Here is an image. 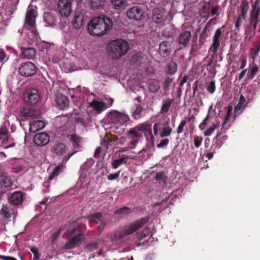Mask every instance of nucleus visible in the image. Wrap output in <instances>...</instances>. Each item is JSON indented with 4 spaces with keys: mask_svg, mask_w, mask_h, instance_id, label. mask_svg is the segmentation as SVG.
<instances>
[{
    "mask_svg": "<svg viewBox=\"0 0 260 260\" xmlns=\"http://www.w3.org/2000/svg\"><path fill=\"white\" fill-rule=\"evenodd\" d=\"M162 125V124H161L160 122H156L153 125V135L154 137L157 136V135H158V132H159V131H161V127Z\"/></svg>",
    "mask_w": 260,
    "mask_h": 260,
    "instance_id": "603ef678",
    "label": "nucleus"
},
{
    "mask_svg": "<svg viewBox=\"0 0 260 260\" xmlns=\"http://www.w3.org/2000/svg\"><path fill=\"white\" fill-rule=\"evenodd\" d=\"M75 232V229L70 233L67 236L68 241L64 246V248L66 249H73L79 243L82 242L85 239V236L82 233H79L74 236V233Z\"/></svg>",
    "mask_w": 260,
    "mask_h": 260,
    "instance_id": "39448f33",
    "label": "nucleus"
},
{
    "mask_svg": "<svg viewBox=\"0 0 260 260\" xmlns=\"http://www.w3.org/2000/svg\"><path fill=\"white\" fill-rule=\"evenodd\" d=\"M8 131L6 126H2L0 128V141L3 144H6L8 141Z\"/></svg>",
    "mask_w": 260,
    "mask_h": 260,
    "instance_id": "7c9ffc66",
    "label": "nucleus"
},
{
    "mask_svg": "<svg viewBox=\"0 0 260 260\" xmlns=\"http://www.w3.org/2000/svg\"><path fill=\"white\" fill-rule=\"evenodd\" d=\"M9 59V55H7L3 49L0 48V63L2 66Z\"/></svg>",
    "mask_w": 260,
    "mask_h": 260,
    "instance_id": "de8ad7c7",
    "label": "nucleus"
},
{
    "mask_svg": "<svg viewBox=\"0 0 260 260\" xmlns=\"http://www.w3.org/2000/svg\"><path fill=\"white\" fill-rule=\"evenodd\" d=\"M117 138L115 136H106L102 140L101 144L102 146H104L106 150L108 149L109 147L112 146L114 142L117 140Z\"/></svg>",
    "mask_w": 260,
    "mask_h": 260,
    "instance_id": "a878e982",
    "label": "nucleus"
},
{
    "mask_svg": "<svg viewBox=\"0 0 260 260\" xmlns=\"http://www.w3.org/2000/svg\"><path fill=\"white\" fill-rule=\"evenodd\" d=\"M23 102L29 105H35L40 100L38 91L35 88H31L26 91L22 95Z\"/></svg>",
    "mask_w": 260,
    "mask_h": 260,
    "instance_id": "0eeeda50",
    "label": "nucleus"
},
{
    "mask_svg": "<svg viewBox=\"0 0 260 260\" xmlns=\"http://www.w3.org/2000/svg\"><path fill=\"white\" fill-rule=\"evenodd\" d=\"M13 182L8 177H4L0 178V192L1 193H5L12 188Z\"/></svg>",
    "mask_w": 260,
    "mask_h": 260,
    "instance_id": "4be33fe9",
    "label": "nucleus"
},
{
    "mask_svg": "<svg viewBox=\"0 0 260 260\" xmlns=\"http://www.w3.org/2000/svg\"><path fill=\"white\" fill-rule=\"evenodd\" d=\"M165 177V174L164 172H159L156 173L155 179L156 180L160 181L162 180Z\"/></svg>",
    "mask_w": 260,
    "mask_h": 260,
    "instance_id": "680f3d73",
    "label": "nucleus"
},
{
    "mask_svg": "<svg viewBox=\"0 0 260 260\" xmlns=\"http://www.w3.org/2000/svg\"><path fill=\"white\" fill-rule=\"evenodd\" d=\"M152 125L150 123H142L136 126L138 131L143 132L146 139L150 138L152 145L154 144L155 138L153 135L152 131Z\"/></svg>",
    "mask_w": 260,
    "mask_h": 260,
    "instance_id": "9d476101",
    "label": "nucleus"
},
{
    "mask_svg": "<svg viewBox=\"0 0 260 260\" xmlns=\"http://www.w3.org/2000/svg\"><path fill=\"white\" fill-rule=\"evenodd\" d=\"M246 106V100L244 96L243 95H241L240 96L239 102L235 108V111L238 112L242 109H243Z\"/></svg>",
    "mask_w": 260,
    "mask_h": 260,
    "instance_id": "4c0bfd02",
    "label": "nucleus"
},
{
    "mask_svg": "<svg viewBox=\"0 0 260 260\" xmlns=\"http://www.w3.org/2000/svg\"><path fill=\"white\" fill-rule=\"evenodd\" d=\"M149 221V218L145 217L136 220L128 226L119 227L115 230L110 234V239L114 244L119 245L122 244L124 240V236H128L136 232L142 228Z\"/></svg>",
    "mask_w": 260,
    "mask_h": 260,
    "instance_id": "f257e3e1",
    "label": "nucleus"
},
{
    "mask_svg": "<svg viewBox=\"0 0 260 260\" xmlns=\"http://www.w3.org/2000/svg\"><path fill=\"white\" fill-rule=\"evenodd\" d=\"M258 68L256 64H254L250 71V73L247 75V78L248 79H252L258 72Z\"/></svg>",
    "mask_w": 260,
    "mask_h": 260,
    "instance_id": "8fccbe9b",
    "label": "nucleus"
},
{
    "mask_svg": "<svg viewBox=\"0 0 260 260\" xmlns=\"http://www.w3.org/2000/svg\"><path fill=\"white\" fill-rule=\"evenodd\" d=\"M216 89L215 86V81L214 80H212L209 85L207 87V90L208 92L211 94H212L214 92Z\"/></svg>",
    "mask_w": 260,
    "mask_h": 260,
    "instance_id": "864d4df0",
    "label": "nucleus"
},
{
    "mask_svg": "<svg viewBox=\"0 0 260 260\" xmlns=\"http://www.w3.org/2000/svg\"><path fill=\"white\" fill-rule=\"evenodd\" d=\"M249 9V4L246 0H242V3L240 6V14L239 15L245 19L247 12Z\"/></svg>",
    "mask_w": 260,
    "mask_h": 260,
    "instance_id": "2f4dec72",
    "label": "nucleus"
},
{
    "mask_svg": "<svg viewBox=\"0 0 260 260\" xmlns=\"http://www.w3.org/2000/svg\"><path fill=\"white\" fill-rule=\"evenodd\" d=\"M105 0H90V7L93 10H100L104 8Z\"/></svg>",
    "mask_w": 260,
    "mask_h": 260,
    "instance_id": "c9c22d12",
    "label": "nucleus"
},
{
    "mask_svg": "<svg viewBox=\"0 0 260 260\" xmlns=\"http://www.w3.org/2000/svg\"><path fill=\"white\" fill-rule=\"evenodd\" d=\"M233 110V107L232 106H229L228 107V110L226 112V116L224 119L223 122H224V124H226L229 121V120L231 116L232 112Z\"/></svg>",
    "mask_w": 260,
    "mask_h": 260,
    "instance_id": "4d7b16f0",
    "label": "nucleus"
},
{
    "mask_svg": "<svg viewBox=\"0 0 260 260\" xmlns=\"http://www.w3.org/2000/svg\"><path fill=\"white\" fill-rule=\"evenodd\" d=\"M30 251L34 254L33 260H38L40 256L37 248L34 247H31Z\"/></svg>",
    "mask_w": 260,
    "mask_h": 260,
    "instance_id": "052dcab7",
    "label": "nucleus"
},
{
    "mask_svg": "<svg viewBox=\"0 0 260 260\" xmlns=\"http://www.w3.org/2000/svg\"><path fill=\"white\" fill-rule=\"evenodd\" d=\"M37 14L36 11L32 8H29L27 10L25 16V23L31 28L36 25V18Z\"/></svg>",
    "mask_w": 260,
    "mask_h": 260,
    "instance_id": "aec40b11",
    "label": "nucleus"
},
{
    "mask_svg": "<svg viewBox=\"0 0 260 260\" xmlns=\"http://www.w3.org/2000/svg\"><path fill=\"white\" fill-rule=\"evenodd\" d=\"M209 118V114H208L205 118L204 119L203 122L199 125V128L201 130L205 129L206 125H207V121L208 120Z\"/></svg>",
    "mask_w": 260,
    "mask_h": 260,
    "instance_id": "e2e57ef3",
    "label": "nucleus"
},
{
    "mask_svg": "<svg viewBox=\"0 0 260 260\" xmlns=\"http://www.w3.org/2000/svg\"><path fill=\"white\" fill-rule=\"evenodd\" d=\"M126 0H111V3L115 9H119L125 5Z\"/></svg>",
    "mask_w": 260,
    "mask_h": 260,
    "instance_id": "49530a36",
    "label": "nucleus"
},
{
    "mask_svg": "<svg viewBox=\"0 0 260 260\" xmlns=\"http://www.w3.org/2000/svg\"><path fill=\"white\" fill-rule=\"evenodd\" d=\"M20 113L21 116L25 119L28 118H36L40 115L39 111L29 107H23L21 109Z\"/></svg>",
    "mask_w": 260,
    "mask_h": 260,
    "instance_id": "a211bd4d",
    "label": "nucleus"
},
{
    "mask_svg": "<svg viewBox=\"0 0 260 260\" xmlns=\"http://www.w3.org/2000/svg\"><path fill=\"white\" fill-rule=\"evenodd\" d=\"M143 15V10L139 6H135L129 8L126 12V15L129 19L139 20Z\"/></svg>",
    "mask_w": 260,
    "mask_h": 260,
    "instance_id": "2eb2a0df",
    "label": "nucleus"
},
{
    "mask_svg": "<svg viewBox=\"0 0 260 260\" xmlns=\"http://www.w3.org/2000/svg\"><path fill=\"white\" fill-rule=\"evenodd\" d=\"M119 174H120V171H118L116 173L110 174L108 176L107 178L109 180H115L119 177Z\"/></svg>",
    "mask_w": 260,
    "mask_h": 260,
    "instance_id": "69168bd1",
    "label": "nucleus"
},
{
    "mask_svg": "<svg viewBox=\"0 0 260 260\" xmlns=\"http://www.w3.org/2000/svg\"><path fill=\"white\" fill-rule=\"evenodd\" d=\"M58 8L61 16L68 17L72 11V1L59 0Z\"/></svg>",
    "mask_w": 260,
    "mask_h": 260,
    "instance_id": "6e6552de",
    "label": "nucleus"
},
{
    "mask_svg": "<svg viewBox=\"0 0 260 260\" xmlns=\"http://www.w3.org/2000/svg\"><path fill=\"white\" fill-rule=\"evenodd\" d=\"M217 127V125L216 124H213L212 126L208 128L205 132L204 135L205 136H209L211 135V134L215 131L216 128Z\"/></svg>",
    "mask_w": 260,
    "mask_h": 260,
    "instance_id": "bf43d9fd",
    "label": "nucleus"
},
{
    "mask_svg": "<svg viewBox=\"0 0 260 260\" xmlns=\"http://www.w3.org/2000/svg\"><path fill=\"white\" fill-rule=\"evenodd\" d=\"M177 70V66L176 63L172 61L168 64L166 72L167 74L172 75L176 72Z\"/></svg>",
    "mask_w": 260,
    "mask_h": 260,
    "instance_id": "e433bc0d",
    "label": "nucleus"
},
{
    "mask_svg": "<svg viewBox=\"0 0 260 260\" xmlns=\"http://www.w3.org/2000/svg\"><path fill=\"white\" fill-rule=\"evenodd\" d=\"M21 55L24 58L32 59L36 56V50L31 47L25 48L23 50Z\"/></svg>",
    "mask_w": 260,
    "mask_h": 260,
    "instance_id": "cd10ccee",
    "label": "nucleus"
},
{
    "mask_svg": "<svg viewBox=\"0 0 260 260\" xmlns=\"http://www.w3.org/2000/svg\"><path fill=\"white\" fill-rule=\"evenodd\" d=\"M144 109L140 104L136 105V109L132 114V117L135 120H138L143 116V112Z\"/></svg>",
    "mask_w": 260,
    "mask_h": 260,
    "instance_id": "c85d7f7f",
    "label": "nucleus"
},
{
    "mask_svg": "<svg viewBox=\"0 0 260 260\" xmlns=\"http://www.w3.org/2000/svg\"><path fill=\"white\" fill-rule=\"evenodd\" d=\"M148 89L150 92L155 93L160 89V84L157 81L151 82L149 86Z\"/></svg>",
    "mask_w": 260,
    "mask_h": 260,
    "instance_id": "a19ab883",
    "label": "nucleus"
},
{
    "mask_svg": "<svg viewBox=\"0 0 260 260\" xmlns=\"http://www.w3.org/2000/svg\"><path fill=\"white\" fill-rule=\"evenodd\" d=\"M50 141V136L46 133L37 134L34 138V143L39 146L47 145Z\"/></svg>",
    "mask_w": 260,
    "mask_h": 260,
    "instance_id": "dca6fc26",
    "label": "nucleus"
},
{
    "mask_svg": "<svg viewBox=\"0 0 260 260\" xmlns=\"http://www.w3.org/2000/svg\"><path fill=\"white\" fill-rule=\"evenodd\" d=\"M113 26V21L107 16L102 15L93 18L88 24L90 35L101 37L109 31Z\"/></svg>",
    "mask_w": 260,
    "mask_h": 260,
    "instance_id": "f03ea898",
    "label": "nucleus"
},
{
    "mask_svg": "<svg viewBox=\"0 0 260 260\" xmlns=\"http://www.w3.org/2000/svg\"><path fill=\"white\" fill-rule=\"evenodd\" d=\"M137 128H136V126L134 128H131L129 131L127 132V136L129 139H134L135 138H140L142 136V135L140 133H139L138 132Z\"/></svg>",
    "mask_w": 260,
    "mask_h": 260,
    "instance_id": "79ce46f5",
    "label": "nucleus"
},
{
    "mask_svg": "<svg viewBox=\"0 0 260 260\" xmlns=\"http://www.w3.org/2000/svg\"><path fill=\"white\" fill-rule=\"evenodd\" d=\"M69 100L68 97L62 94H58L56 98L57 107L62 110H67L69 107Z\"/></svg>",
    "mask_w": 260,
    "mask_h": 260,
    "instance_id": "412c9836",
    "label": "nucleus"
},
{
    "mask_svg": "<svg viewBox=\"0 0 260 260\" xmlns=\"http://www.w3.org/2000/svg\"><path fill=\"white\" fill-rule=\"evenodd\" d=\"M29 131L30 133H35L37 131L44 128L45 123L41 120H32L29 122Z\"/></svg>",
    "mask_w": 260,
    "mask_h": 260,
    "instance_id": "b1692460",
    "label": "nucleus"
},
{
    "mask_svg": "<svg viewBox=\"0 0 260 260\" xmlns=\"http://www.w3.org/2000/svg\"><path fill=\"white\" fill-rule=\"evenodd\" d=\"M0 214L5 217V218L8 219L11 217V213L9 212V210L7 207L3 206L0 211Z\"/></svg>",
    "mask_w": 260,
    "mask_h": 260,
    "instance_id": "3c124183",
    "label": "nucleus"
},
{
    "mask_svg": "<svg viewBox=\"0 0 260 260\" xmlns=\"http://www.w3.org/2000/svg\"><path fill=\"white\" fill-rule=\"evenodd\" d=\"M18 71L21 76L30 77L37 73V68L32 62L27 61L21 64L18 68Z\"/></svg>",
    "mask_w": 260,
    "mask_h": 260,
    "instance_id": "423d86ee",
    "label": "nucleus"
},
{
    "mask_svg": "<svg viewBox=\"0 0 260 260\" xmlns=\"http://www.w3.org/2000/svg\"><path fill=\"white\" fill-rule=\"evenodd\" d=\"M251 51L254 52L252 55V58H254V56H256L260 51V44H257L254 49H251Z\"/></svg>",
    "mask_w": 260,
    "mask_h": 260,
    "instance_id": "774afa93",
    "label": "nucleus"
},
{
    "mask_svg": "<svg viewBox=\"0 0 260 260\" xmlns=\"http://www.w3.org/2000/svg\"><path fill=\"white\" fill-rule=\"evenodd\" d=\"M224 26L223 25L221 27L218 28L214 32L213 41L210 50L211 51L215 53L217 52L218 48L220 46V40L222 38V32H223Z\"/></svg>",
    "mask_w": 260,
    "mask_h": 260,
    "instance_id": "9b49d317",
    "label": "nucleus"
},
{
    "mask_svg": "<svg viewBox=\"0 0 260 260\" xmlns=\"http://www.w3.org/2000/svg\"><path fill=\"white\" fill-rule=\"evenodd\" d=\"M165 125L166 124H165L164 126L163 127H161V131L159 133V136L160 138H164L168 137L172 133V128L169 125L165 126ZM167 125L168 124H167Z\"/></svg>",
    "mask_w": 260,
    "mask_h": 260,
    "instance_id": "f704fd0d",
    "label": "nucleus"
},
{
    "mask_svg": "<svg viewBox=\"0 0 260 260\" xmlns=\"http://www.w3.org/2000/svg\"><path fill=\"white\" fill-rule=\"evenodd\" d=\"M152 19L155 23L164 24L167 19L165 9L162 8L154 9L152 11Z\"/></svg>",
    "mask_w": 260,
    "mask_h": 260,
    "instance_id": "1a4fd4ad",
    "label": "nucleus"
},
{
    "mask_svg": "<svg viewBox=\"0 0 260 260\" xmlns=\"http://www.w3.org/2000/svg\"><path fill=\"white\" fill-rule=\"evenodd\" d=\"M88 219L90 222L96 224L104 220L103 214L101 212H96L89 215Z\"/></svg>",
    "mask_w": 260,
    "mask_h": 260,
    "instance_id": "c756f323",
    "label": "nucleus"
},
{
    "mask_svg": "<svg viewBox=\"0 0 260 260\" xmlns=\"http://www.w3.org/2000/svg\"><path fill=\"white\" fill-rule=\"evenodd\" d=\"M257 4V1H256L254 4L252 6V10L250 13V16L249 19V24L252 25L253 28L255 30L257 27L258 23V17L259 15L260 8H256V5Z\"/></svg>",
    "mask_w": 260,
    "mask_h": 260,
    "instance_id": "ddd939ff",
    "label": "nucleus"
},
{
    "mask_svg": "<svg viewBox=\"0 0 260 260\" xmlns=\"http://www.w3.org/2000/svg\"><path fill=\"white\" fill-rule=\"evenodd\" d=\"M127 158L126 157H122L114 160L112 162V168L114 169L117 168L121 164L126 163Z\"/></svg>",
    "mask_w": 260,
    "mask_h": 260,
    "instance_id": "c03bdc74",
    "label": "nucleus"
},
{
    "mask_svg": "<svg viewBox=\"0 0 260 260\" xmlns=\"http://www.w3.org/2000/svg\"><path fill=\"white\" fill-rule=\"evenodd\" d=\"M63 166L62 165H58L56 167L49 177L50 180H52L54 178L57 177L62 172Z\"/></svg>",
    "mask_w": 260,
    "mask_h": 260,
    "instance_id": "58836bf2",
    "label": "nucleus"
},
{
    "mask_svg": "<svg viewBox=\"0 0 260 260\" xmlns=\"http://www.w3.org/2000/svg\"><path fill=\"white\" fill-rule=\"evenodd\" d=\"M172 51L171 45L167 41H164L159 44V53L164 57L169 55Z\"/></svg>",
    "mask_w": 260,
    "mask_h": 260,
    "instance_id": "393cba45",
    "label": "nucleus"
},
{
    "mask_svg": "<svg viewBox=\"0 0 260 260\" xmlns=\"http://www.w3.org/2000/svg\"><path fill=\"white\" fill-rule=\"evenodd\" d=\"M242 18H243L242 16L238 15L237 19L235 22V26L236 28L238 29V31L239 30V27L241 25V23L242 22Z\"/></svg>",
    "mask_w": 260,
    "mask_h": 260,
    "instance_id": "0e129e2a",
    "label": "nucleus"
},
{
    "mask_svg": "<svg viewBox=\"0 0 260 260\" xmlns=\"http://www.w3.org/2000/svg\"><path fill=\"white\" fill-rule=\"evenodd\" d=\"M129 48L128 42L122 39L112 40L107 46L109 55L112 59H119L128 52Z\"/></svg>",
    "mask_w": 260,
    "mask_h": 260,
    "instance_id": "7ed1b4c3",
    "label": "nucleus"
},
{
    "mask_svg": "<svg viewBox=\"0 0 260 260\" xmlns=\"http://www.w3.org/2000/svg\"><path fill=\"white\" fill-rule=\"evenodd\" d=\"M84 14L80 11L76 12L74 14V18L72 21L73 27L75 29H80L84 22Z\"/></svg>",
    "mask_w": 260,
    "mask_h": 260,
    "instance_id": "5701e85b",
    "label": "nucleus"
},
{
    "mask_svg": "<svg viewBox=\"0 0 260 260\" xmlns=\"http://www.w3.org/2000/svg\"><path fill=\"white\" fill-rule=\"evenodd\" d=\"M108 118L109 123L121 125L127 124L130 120L128 115L116 110L110 112Z\"/></svg>",
    "mask_w": 260,
    "mask_h": 260,
    "instance_id": "20e7f679",
    "label": "nucleus"
},
{
    "mask_svg": "<svg viewBox=\"0 0 260 260\" xmlns=\"http://www.w3.org/2000/svg\"><path fill=\"white\" fill-rule=\"evenodd\" d=\"M98 247V243L97 242H92L86 244L85 246L84 250L86 252H90L97 249Z\"/></svg>",
    "mask_w": 260,
    "mask_h": 260,
    "instance_id": "a18cd8bd",
    "label": "nucleus"
},
{
    "mask_svg": "<svg viewBox=\"0 0 260 260\" xmlns=\"http://www.w3.org/2000/svg\"><path fill=\"white\" fill-rule=\"evenodd\" d=\"M174 100L168 99L165 101H162V105L160 109V113L162 115L167 114L169 112V109L171 106Z\"/></svg>",
    "mask_w": 260,
    "mask_h": 260,
    "instance_id": "bb28decb",
    "label": "nucleus"
},
{
    "mask_svg": "<svg viewBox=\"0 0 260 260\" xmlns=\"http://www.w3.org/2000/svg\"><path fill=\"white\" fill-rule=\"evenodd\" d=\"M44 21L46 26H54L57 23V14L56 12H47L43 15Z\"/></svg>",
    "mask_w": 260,
    "mask_h": 260,
    "instance_id": "f3484780",
    "label": "nucleus"
},
{
    "mask_svg": "<svg viewBox=\"0 0 260 260\" xmlns=\"http://www.w3.org/2000/svg\"><path fill=\"white\" fill-rule=\"evenodd\" d=\"M191 33L189 31L184 30L178 36L177 42L181 48L186 47L190 40Z\"/></svg>",
    "mask_w": 260,
    "mask_h": 260,
    "instance_id": "6ab92c4d",
    "label": "nucleus"
},
{
    "mask_svg": "<svg viewBox=\"0 0 260 260\" xmlns=\"http://www.w3.org/2000/svg\"><path fill=\"white\" fill-rule=\"evenodd\" d=\"M25 194V192L21 191H15L8 197V202L13 205H20L23 201L24 196Z\"/></svg>",
    "mask_w": 260,
    "mask_h": 260,
    "instance_id": "4468645a",
    "label": "nucleus"
},
{
    "mask_svg": "<svg viewBox=\"0 0 260 260\" xmlns=\"http://www.w3.org/2000/svg\"><path fill=\"white\" fill-rule=\"evenodd\" d=\"M133 210L128 207H123L119 209H117L115 212V214L128 215L132 213Z\"/></svg>",
    "mask_w": 260,
    "mask_h": 260,
    "instance_id": "ea45409f",
    "label": "nucleus"
},
{
    "mask_svg": "<svg viewBox=\"0 0 260 260\" xmlns=\"http://www.w3.org/2000/svg\"><path fill=\"white\" fill-rule=\"evenodd\" d=\"M77 152V151H74L73 152H72L71 153L68 154V155H65L64 156L63 158V160H62L63 162L64 163V164L67 163L68 161V160L70 159V158L74 154H75Z\"/></svg>",
    "mask_w": 260,
    "mask_h": 260,
    "instance_id": "338daca9",
    "label": "nucleus"
},
{
    "mask_svg": "<svg viewBox=\"0 0 260 260\" xmlns=\"http://www.w3.org/2000/svg\"><path fill=\"white\" fill-rule=\"evenodd\" d=\"M71 141L75 148H79L81 147L82 138L77 136L76 134H73L71 136Z\"/></svg>",
    "mask_w": 260,
    "mask_h": 260,
    "instance_id": "72a5a7b5",
    "label": "nucleus"
},
{
    "mask_svg": "<svg viewBox=\"0 0 260 260\" xmlns=\"http://www.w3.org/2000/svg\"><path fill=\"white\" fill-rule=\"evenodd\" d=\"M203 139L202 137L194 136L193 142L196 148H198L201 145Z\"/></svg>",
    "mask_w": 260,
    "mask_h": 260,
    "instance_id": "13d9d810",
    "label": "nucleus"
},
{
    "mask_svg": "<svg viewBox=\"0 0 260 260\" xmlns=\"http://www.w3.org/2000/svg\"><path fill=\"white\" fill-rule=\"evenodd\" d=\"M90 106L93 108L97 112L101 113L105 110L106 105L103 102L93 101L90 103Z\"/></svg>",
    "mask_w": 260,
    "mask_h": 260,
    "instance_id": "473e14b6",
    "label": "nucleus"
},
{
    "mask_svg": "<svg viewBox=\"0 0 260 260\" xmlns=\"http://www.w3.org/2000/svg\"><path fill=\"white\" fill-rule=\"evenodd\" d=\"M186 124V121L185 120H182L181 121L177 129V133L178 134H182L184 132V128L185 127Z\"/></svg>",
    "mask_w": 260,
    "mask_h": 260,
    "instance_id": "5fc2aeb1",
    "label": "nucleus"
},
{
    "mask_svg": "<svg viewBox=\"0 0 260 260\" xmlns=\"http://www.w3.org/2000/svg\"><path fill=\"white\" fill-rule=\"evenodd\" d=\"M67 145L61 142H55L50 148L51 152L56 156H60L64 155L67 150Z\"/></svg>",
    "mask_w": 260,
    "mask_h": 260,
    "instance_id": "f8f14e48",
    "label": "nucleus"
},
{
    "mask_svg": "<svg viewBox=\"0 0 260 260\" xmlns=\"http://www.w3.org/2000/svg\"><path fill=\"white\" fill-rule=\"evenodd\" d=\"M170 142V140L168 138H162L160 141L159 143H158L156 147L158 148H162L166 149L169 143Z\"/></svg>",
    "mask_w": 260,
    "mask_h": 260,
    "instance_id": "09e8293b",
    "label": "nucleus"
},
{
    "mask_svg": "<svg viewBox=\"0 0 260 260\" xmlns=\"http://www.w3.org/2000/svg\"><path fill=\"white\" fill-rule=\"evenodd\" d=\"M64 230V227H60L56 232L53 233L51 237V243L52 245L55 244L56 240L60 235L62 231Z\"/></svg>",
    "mask_w": 260,
    "mask_h": 260,
    "instance_id": "37998d69",
    "label": "nucleus"
},
{
    "mask_svg": "<svg viewBox=\"0 0 260 260\" xmlns=\"http://www.w3.org/2000/svg\"><path fill=\"white\" fill-rule=\"evenodd\" d=\"M220 134L218 133L217 136L213 139V146H215V148H219L222 145V142L218 139V137H219Z\"/></svg>",
    "mask_w": 260,
    "mask_h": 260,
    "instance_id": "6e6d98bb",
    "label": "nucleus"
}]
</instances>
